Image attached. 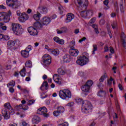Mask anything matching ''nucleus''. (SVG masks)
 Segmentation results:
<instances>
[{
	"instance_id": "1",
	"label": "nucleus",
	"mask_w": 126,
	"mask_h": 126,
	"mask_svg": "<svg viewBox=\"0 0 126 126\" xmlns=\"http://www.w3.org/2000/svg\"><path fill=\"white\" fill-rule=\"evenodd\" d=\"M92 104L90 101L86 100L82 103L81 110L84 114H89L92 112Z\"/></svg>"
},
{
	"instance_id": "2",
	"label": "nucleus",
	"mask_w": 126,
	"mask_h": 126,
	"mask_svg": "<svg viewBox=\"0 0 126 126\" xmlns=\"http://www.w3.org/2000/svg\"><path fill=\"white\" fill-rule=\"evenodd\" d=\"M59 96L61 99L65 100L66 98H71V92L68 89L61 90L59 92Z\"/></svg>"
},
{
	"instance_id": "3",
	"label": "nucleus",
	"mask_w": 126,
	"mask_h": 126,
	"mask_svg": "<svg viewBox=\"0 0 126 126\" xmlns=\"http://www.w3.org/2000/svg\"><path fill=\"white\" fill-rule=\"evenodd\" d=\"M76 63L77 64L82 66L85 65L88 63H89V59L84 55L82 56H78Z\"/></svg>"
},
{
	"instance_id": "4",
	"label": "nucleus",
	"mask_w": 126,
	"mask_h": 126,
	"mask_svg": "<svg viewBox=\"0 0 126 126\" xmlns=\"http://www.w3.org/2000/svg\"><path fill=\"white\" fill-rule=\"evenodd\" d=\"M11 30L15 35H19L20 34L21 30H22V27H21L20 24L13 23L11 25Z\"/></svg>"
},
{
	"instance_id": "5",
	"label": "nucleus",
	"mask_w": 126,
	"mask_h": 126,
	"mask_svg": "<svg viewBox=\"0 0 126 126\" xmlns=\"http://www.w3.org/2000/svg\"><path fill=\"white\" fill-rule=\"evenodd\" d=\"M10 15H11L10 11H9L8 13L5 12L0 13V21L3 20L5 23H7L10 20Z\"/></svg>"
},
{
	"instance_id": "6",
	"label": "nucleus",
	"mask_w": 126,
	"mask_h": 126,
	"mask_svg": "<svg viewBox=\"0 0 126 126\" xmlns=\"http://www.w3.org/2000/svg\"><path fill=\"white\" fill-rule=\"evenodd\" d=\"M6 4L13 9L18 8V6H19L18 0H6Z\"/></svg>"
},
{
	"instance_id": "7",
	"label": "nucleus",
	"mask_w": 126,
	"mask_h": 126,
	"mask_svg": "<svg viewBox=\"0 0 126 126\" xmlns=\"http://www.w3.org/2000/svg\"><path fill=\"white\" fill-rule=\"evenodd\" d=\"M42 62L44 66H47L52 63V58L49 54H45L42 57Z\"/></svg>"
},
{
	"instance_id": "8",
	"label": "nucleus",
	"mask_w": 126,
	"mask_h": 126,
	"mask_svg": "<svg viewBox=\"0 0 126 126\" xmlns=\"http://www.w3.org/2000/svg\"><path fill=\"white\" fill-rule=\"evenodd\" d=\"M37 113L39 115H42L44 118H48L49 117V114L47 113H48V109L45 107L39 108L37 110Z\"/></svg>"
},
{
	"instance_id": "9",
	"label": "nucleus",
	"mask_w": 126,
	"mask_h": 126,
	"mask_svg": "<svg viewBox=\"0 0 126 126\" xmlns=\"http://www.w3.org/2000/svg\"><path fill=\"white\" fill-rule=\"evenodd\" d=\"M20 43V41L18 39H16L15 41L10 40L7 41V49L10 50V49H12L13 46L15 45V44H17V45H19Z\"/></svg>"
},
{
	"instance_id": "10",
	"label": "nucleus",
	"mask_w": 126,
	"mask_h": 126,
	"mask_svg": "<svg viewBox=\"0 0 126 126\" xmlns=\"http://www.w3.org/2000/svg\"><path fill=\"white\" fill-rule=\"evenodd\" d=\"M75 4L78 7H80L82 6V5H86L88 4V2H87V0H75L74 1Z\"/></svg>"
},
{
	"instance_id": "11",
	"label": "nucleus",
	"mask_w": 126,
	"mask_h": 126,
	"mask_svg": "<svg viewBox=\"0 0 126 126\" xmlns=\"http://www.w3.org/2000/svg\"><path fill=\"white\" fill-rule=\"evenodd\" d=\"M28 19H29V16L25 13H22L21 16L18 18L19 21L22 23L25 22V21H27Z\"/></svg>"
},
{
	"instance_id": "12",
	"label": "nucleus",
	"mask_w": 126,
	"mask_h": 126,
	"mask_svg": "<svg viewBox=\"0 0 126 126\" xmlns=\"http://www.w3.org/2000/svg\"><path fill=\"white\" fill-rule=\"evenodd\" d=\"M28 31L32 36H38V32L37 29L33 27H29L28 28Z\"/></svg>"
},
{
	"instance_id": "13",
	"label": "nucleus",
	"mask_w": 126,
	"mask_h": 126,
	"mask_svg": "<svg viewBox=\"0 0 126 126\" xmlns=\"http://www.w3.org/2000/svg\"><path fill=\"white\" fill-rule=\"evenodd\" d=\"M108 77V76L107 75V74H104L103 75H102L100 78L99 80V83H97V87H98V88L99 89H103V84L102 83V82H104V80H105V79H106V78H107V77Z\"/></svg>"
},
{
	"instance_id": "14",
	"label": "nucleus",
	"mask_w": 126,
	"mask_h": 126,
	"mask_svg": "<svg viewBox=\"0 0 126 126\" xmlns=\"http://www.w3.org/2000/svg\"><path fill=\"white\" fill-rule=\"evenodd\" d=\"M74 19V15L71 13H68L66 15V18L65 19V23H69L71 22L72 19Z\"/></svg>"
},
{
	"instance_id": "15",
	"label": "nucleus",
	"mask_w": 126,
	"mask_h": 126,
	"mask_svg": "<svg viewBox=\"0 0 126 126\" xmlns=\"http://www.w3.org/2000/svg\"><path fill=\"white\" fill-rule=\"evenodd\" d=\"M51 22V19L48 17H44L41 20L42 25H48Z\"/></svg>"
},
{
	"instance_id": "16",
	"label": "nucleus",
	"mask_w": 126,
	"mask_h": 126,
	"mask_svg": "<svg viewBox=\"0 0 126 126\" xmlns=\"http://www.w3.org/2000/svg\"><path fill=\"white\" fill-rule=\"evenodd\" d=\"M53 80H54L55 82L61 85L62 84V81L60 79V76L59 74H55L53 75Z\"/></svg>"
},
{
	"instance_id": "17",
	"label": "nucleus",
	"mask_w": 126,
	"mask_h": 126,
	"mask_svg": "<svg viewBox=\"0 0 126 126\" xmlns=\"http://www.w3.org/2000/svg\"><path fill=\"white\" fill-rule=\"evenodd\" d=\"M63 61L64 63H69L70 61H71V56L68 54H65L63 56Z\"/></svg>"
},
{
	"instance_id": "18",
	"label": "nucleus",
	"mask_w": 126,
	"mask_h": 126,
	"mask_svg": "<svg viewBox=\"0 0 126 126\" xmlns=\"http://www.w3.org/2000/svg\"><path fill=\"white\" fill-rule=\"evenodd\" d=\"M2 115L5 120H8L10 117L9 114L7 113V110L6 109H3L2 110Z\"/></svg>"
},
{
	"instance_id": "19",
	"label": "nucleus",
	"mask_w": 126,
	"mask_h": 126,
	"mask_svg": "<svg viewBox=\"0 0 126 126\" xmlns=\"http://www.w3.org/2000/svg\"><path fill=\"white\" fill-rule=\"evenodd\" d=\"M53 40L56 42V43H58V44H60V45H63L64 44V40L63 39H61L58 36H55L54 37Z\"/></svg>"
},
{
	"instance_id": "20",
	"label": "nucleus",
	"mask_w": 126,
	"mask_h": 126,
	"mask_svg": "<svg viewBox=\"0 0 126 126\" xmlns=\"http://www.w3.org/2000/svg\"><path fill=\"white\" fill-rule=\"evenodd\" d=\"M81 90L85 93H89L90 88L88 86L84 85L81 87Z\"/></svg>"
},
{
	"instance_id": "21",
	"label": "nucleus",
	"mask_w": 126,
	"mask_h": 126,
	"mask_svg": "<svg viewBox=\"0 0 126 126\" xmlns=\"http://www.w3.org/2000/svg\"><path fill=\"white\" fill-rule=\"evenodd\" d=\"M32 123L33 125H37L40 123V117L35 116L32 119Z\"/></svg>"
},
{
	"instance_id": "22",
	"label": "nucleus",
	"mask_w": 126,
	"mask_h": 126,
	"mask_svg": "<svg viewBox=\"0 0 126 126\" xmlns=\"http://www.w3.org/2000/svg\"><path fill=\"white\" fill-rule=\"evenodd\" d=\"M78 53H79V51L76 49L69 50L70 54L73 57H77V56H78Z\"/></svg>"
},
{
	"instance_id": "23",
	"label": "nucleus",
	"mask_w": 126,
	"mask_h": 126,
	"mask_svg": "<svg viewBox=\"0 0 126 126\" xmlns=\"http://www.w3.org/2000/svg\"><path fill=\"white\" fill-rule=\"evenodd\" d=\"M44 87H45L46 90H48V89H49V84H48V82L45 81L42 83L40 87V89L42 90V91H43Z\"/></svg>"
},
{
	"instance_id": "24",
	"label": "nucleus",
	"mask_w": 126,
	"mask_h": 126,
	"mask_svg": "<svg viewBox=\"0 0 126 126\" xmlns=\"http://www.w3.org/2000/svg\"><path fill=\"white\" fill-rule=\"evenodd\" d=\"M33 18L35 21H39L41 18V14L39 12H37L35 14L33 15Z\"/></svg>"
},
{
	"instance_id": "25",
	"label": "nucleus",
	"mask_w": 126,
	"mask_h": 126,
	"mask_svg": "<svg viewBox=\"0 0 126 126\" xmlns=\"http://www.w3.org/2000/svg\"><path fill=\"white\" fill-rule=\"evenodd\" d=\"M21 54L23 58H28L29 57V52L26 50H22Z\"/></svg>"
},
{
	"instance_id": "26",
	"label": "nucleus",
	"mask_w": 126,
	"mask_h": 126,
	"mask_svg": "<svg viewBox=\"0 0 126 126\" xmlns=\"http://www.w3.org/2000/svg\"><path fill=\"white\" fill-rule=\"evenodd\" d=\"M93 15V11L92 10H89L88 11H86V17L88 18H90L91 16Z\"/></svg>"
},
{
	"instance_id": "27",
	"label": "nucleus",
	"mask_w": 126,
	"mask_h": 126,
	"mask_svg": "<svg viewBox=\"0 0 126 126\" xmlns=\"http://www.w3.org/2000/svg\"><path fill=\"white\" fill-rule=\"evenodd\" d=\"M59 123H60L58 126H68V123L67 122H64L63 120H61L59 121Z\"/></svg>"
},
{
	"instance_id": "28",
	"label": "nucleus",
	"mask_w": 126,
	"mask_h": 126,
	"mask_svg": "<svg viewBox=\"0 0 126 126\" xmlns=\"http://www.w3.org/2000/svg\"><path fill=\"white\" fill-rule=\"evenodd\" d=\"M33 26L34 27H35V28H37V29H39V28H42V27H43V26L41 25V23L38 22L34 23Z\"/></svg>"
},
{
	"instance_id": "29",
	"label": "nucleus",
	"mask_w": 126,
	"mask_h": 126,
	"mask_svg": "<svg viewBox=\"0 0 126 126\" xmlns=\"http://www.w3.org/2000/svg\"><path fill=\"white\" fill-rule=\"evenodd\" d=\"M97 96L99 97H103V96H105L106 95V92L100 89V91L97 93Z\"/></svg>"
},
{
	"instance_id": "30",
	"label": "nucleus",
	"mask_w": 126,
	"mask_h": 126,
	"mask_svg": "<svg viewBox=\"0 0 126 126\" xmlns=\"http://www.w3.org/2000/svg\"><path fill=\"white\" fill-rule=\"evenodd\" d=\"M25 66L26 67H32V62L30 60L27 61L25 63Z\"/></svg>"
},
{
	"instance_id": "31",
	"label": "nucleus",
	"mask_w": 126,
	"mask_h": 126,
	"mask_svg": "<svg viewBox=\"0 0 126 126\" xmlns=\"http://www.w3.org/2000/svg\"><path fill=\"white\" fill-rule=\"evenodd\" d=\"M51 54L54 55V56H59L60 54V51H59L58 49L52 50H51Z\"/></svg>"
},
{
	"instance_id": "32",
	"label": "nucleus",
	"mask_w": 126,
	"mask_h": 126,
	"mask_svg": "<svg viewBox=\"0 0 126 126\" xmlns=\"http://www.w3.org/2000/svg\"><path fill=\"white\" fill-rule=\"evenodd\" d=\"M58 72L60 75H64V74H65V71L63 70V69L62 68H59Z\"/></svg>"
},
{
	"instance_id": "33",
	"label": "nucleus",
	"mask_w": 126,
	"mask_h": 126,
	"mask_svg": "<svg viewBox=\"0 0 126 126\" xmlns=\"http://www.w3.org/2000/svg\"><path fill=\"white\" fill-rule=\"evenodd\" d=\"M26 71V68H25V67H24L23 68L20 72V75H21V76H23V77H24V76H25Z\"/></svg>"
},
{
	"instance_id": "34",
	"label": "nucleus",
	"mask_w": 126,
	"mask_h": 126,
	"mask_svg": "<svg viewBox=\"0 0 126 126\" xmlns=\"http://www.w3.org/2000/svg\"><path fill=\"white\" fill-rule=\"evenodd\" d=\"M5 109H7L8 110H12L10 103L7 102L4 105Z\"/></svg>"
},
{
	"instance_id": "35",
	"label": "nucleus",
	"mask_w": 126,
	"mask_h": 126,
	"mask_svg": "<svg viewBox=\"0 0 126 126\" xmlns=\"http://www.w3.org/2000/svg\"><path fill=\"white\" fill-rule=\"evenodd\" d=\"M16 108H18V110H19V109H22L23 110H28L29 109V107H28V106H26V107L23 108L22 107V104H20L19 105H17L16 106Z\"/></svg>"
},
{
	"instance_id": "36",
	"label": "nucleus",
	"mask_w": 126,
	"mask_h": 126,
	"mask_svg": "<svg viewBox=\"0 0 126 126\" xmlns=\"http://www.w3.org/2000/svg\"><path fill=\"white\" fill-rule=\"evenodd\" d=\"M123 4H124L123 2V1L121 2L120 6V10H121V13H124L125 12V7H124Z\"/></svg>"
},
{
	"instance_id": "37",
	"label": "nucleus",
	"mask_w": 126,
	"mask_h": 126,
	"mask_svg": "<svg viewBox=\"0 0 126 126\" xmlns=\"http://www.w3.org/2000/svg\"><path fill=\"white\" fill-rule=\"evenodd\" d=\"M85 85H87V86H88L90 88V87H91V86H92V85H93V82L91 80H88L86 83Z\"/></svg>"
},
{
	"instance_id": "38",
	"label": "nucleus",
	"mask_w": 126,
	"mask_h": 126,
	"mask_svg": "<svg viewBox=\"0 0 126 126\" xmlns=\"http://www.w3.org/2000/svg\"><path fill=\"white\" fill-rule=\"evenodd\" d=\"M41 12H42V13H48V8H47V7H42L41 8Z\"/></svg>"
},
{
	"instance_id": "39",
	"label": "nucleus",
	"mask_w": 126,
	"mask_h": 126,
	"mask_svg": "<svg viewBox=\"0 0 126 126\" xmlns=\"http://www.w3.org/2000/svg\"><path fill=\"white\" fill-rule=\"evenodd\" d=\"M58 112L60 113V114H62V113H63L64 112V108L63 107H59L58 108Z\"/></svg>"
},
{
	"instance_id": "40",
	"label": "nucleus",
	"mask_w": 126,
	"mask_h": 126,
	"mask_svg": "<svg viewBox=\"0 0 126 126\" xmlns=\"http://www.w3.org/2000/svg\"><path fill=\"white\" fill-rule=\"evenodd\" d=\"M111 26L113 29H116L117 27H118V24H117V22L113 21L112 23Z\"/></svg>"
},
{
	"instance_id": "41",
	"label": "nucleus",
	"mask_w": 126,
	"mask_h": 126,
	"mask_svg": "<svg viewBox=\"0 0 126 126\" xmlns=\"http://www.w3.org/2000/svg\"><path fill=\"white\" fill-rule=\"evenodd\" d=\"M75 101H76V103H77V104H82V103H83V102H84V101H83L82 99L79 98H76Z\"/></svg>"
},
{
	"instance_id": "42",
	"label": "nucleus",
	"mask_w": 126,
	"mask_h": 126,
	"mask_svg": "<svg viewBox=\"0 0 126 126\" xmlns=\"http://www.w3.org/2000/svg\"><path fill=\"white\" fill-rule=\"evenodd\" d=\"M103 3L105 5L107 6L106 8H105V9H109L110 8V6H108L109 4V0H105L103 1Z\"/></svg>"
},
{
	"instance_id": "43",
	"label": "nucleus",
	"mask_w": 126,
	"mask_h": 126,
	"mask_svg": "<svg viewBox=\"0 0 126 126\" xmlns=\"http://www.w3.org/2000/svg\"><path fill=\"white\" fill-rule=\"evenodd\" d=\"M93 47L94 48V50L93 51V54L95 55V51H97V50H98V46H97V45H96V44H94L93 45Z\"/></svg>"
},
{
	"instance_id": "44",
	"label": "nucleus",
	"mask_w": 126,
	"mask_h": 126,
	"mask_svg": "<svg viewBox=\"0 0 126 126\" xmlns=\"http://www.w3.org/2000/svg\"><path fill=\"white\" fill-rule=\"evenodd\" d=\"M60 30H62L63 33H66V32L68 31L67 28L65 27L61 28Z\"/></svg>"
},
{
	"instance_id": "45",
	"label": "nucleus",
	"mask_w": 126,
	"mask_h": 126,
	"mask_svg": "<svg viewBox=\"0 0 126 126\" xmlns=\"http://www.w3.org/2000/svg\"><path fill=\"white\" fill-rule=\"evenodd\" d=\"M34 103H35V100L33 99H32L28 101L27 105H28V106H31V105H33Z\"/></svg>"
},
{
	"instance_id": "46",
	"label": "nucleus",
	"mask_w": 126,
	"mask_h": 126,
	"mask_svg": "<svg viewBox=\"0 0 126 126\" xmlns=\"http://www.w3.org/2000/svg\"><path fill=\"white\" fill-rule=\"evenodd\" d=\"M80 14L82 17H86V11H83L80 13Z\"/></svg>"
},
{
	"instance_id": "47",
	"label": "nucleus",
	"mask_w": 126,
	"mask_h": 126,
	"mask_svg": "<svg viewBox=\"0 0 126 126\" xmlns=\"http://www.w3.org/2000/svg\"><path fill=\"white\" fill-rule=\"evenodd\" d=\"M8 85H9V86H12V87H14V86H15V82L14 81H11L9 84Z\"/></svg>"
},
{
	"instance_id": "48",
	"label": "nucleus",
	"mask_w": 126,
	"mask_h": 126,
	"mask_svg": "<svg viewBox=\"0 0 126 126\" xmlns=\"http://www.w3.org/2000/svg\"><path fill=\"white\" fill-rule=\"evenodd\" d=\"M59 10L60 11V14H63V6H61L59 7Z\"/></svg>"
},
{
	"instance_id": "49",
	"label": "nucleus",
	"mask_w": 126,
	"mask_h": 126,
	"mask_svg": "<svg viewBox=\"0 0 126 126\" xmlns=\"http://www.w3.org/2000/svg\"><path fill=\"white\" fill-rule=\"evenodd\" d=\"M105 23H106V22L105 21V20H101L99 21V25H100L101 26H103V25H105Z\"/></svg>"
},
{
	"instance_id": "50",
	"label": "nucleus",
	"mask_w": 126,
	"mask_h": 126,
	"mask_svg": "<svg viewBox=\"0 0 126 126\" xmlns=\"http://www.w3.org/2000/svg\"><path fill=\"white\" fill-rule=\"evenodd\" d=\"M25 50L29 53V52L32 50V46H31V45H29Z\"/></svg>"
},
{
	"instance_id": "51",
	"label": "nucleus",
	"mask_w": 126,
	"mask_h": 126,
	"mask_svg": "<svg viewBox=\"0 0 126 126\" xmlns=\"http://www.w3.org/2000/svg\"><path fill=\"white\" fill-rule=\"evenodd\" d=\"M10 37H9V36L7 35H4V37H3V41H7V40H8L9 39H10Z\"/></svg>"
},
{
	"instance_id": "52",
	"label": "nucleus",
	"mask_w": 126,
	"mask_h": 126,
	"mask_svg": "<svg viewBox=\"0 0 126 126\" xmlns=\"http://www.w3.org/2000/svg\"><path fill=\"white\" fill-rule=\"evenodd\" d=\"M60 113L58 110L54 111L53 112V115H54V116H55V117H58V116H59V115H60Z\"/></svg>"
},
{
	"instance_id": "53",
	"label": "nucleus",
	"mask_w": 126,
	"mask_h": 126,
	"mask_svg": "<svg viewBox=\"0 0 126 126\" xmlns=\"http://www.w3.org/2000/svg\"><path fill=\"white\" fill-rule=\"evenodd\" d=\"M79 74L81 75V76H85V75H86V72L84 71H80L79 72Z\"/></svg>"
},
{
	"instance_id": "54",
	"label": "nucleus",
	"mask_w": 126,
	"mask_h": 126,
	"mask_svg": "<svg viewBox=\"0 0 126 126\" xmlns=\"http://www.w3.org/2000/svg\"><path fill=\"white\" fill-rule=\"evenodd\" d=\"M122 43H123V45L124 48H125V49H126V40L124 39H122Z\"/></svg>"
},
{
	"instance_id": "55",
	"label": "nucleus",
	"mask_w": 126,
	"mask_h": 126,
	"mask_svg": "<svg viewBox=\"0 0 126 126\" xmlns=\"http://www.w3.org/2000/svg\"><path fill=\"white\" fill-rule=\"evenodd\" d=\"M73 105H74V103H73V102H71L67 103V106H68V107H73Z\"/></svg>"
},
{
	"instance_id": "56",
	"label": "nucleus",
	"mask_w": 126,
	"mask_h": 126,
	"mask_svg": "<svg viewBox=\"0 0 126 126\" xmlns=\"http://www.w3.org/2000/svg\"><path fill=\"white\" fill-rule=\"evenodd\" d=\"M110 52L111 53V54H115V50L114 49V48L110 47Z\"/></svg>"
},
{
	"instance_id": "57",
	"label": "nucleus",
	"mask_w": 126,
	"mask_h": 126,
	"mask_svg": "<svg viewBox=\"0 0 126 126\" xmlns=\"http://www.w3.org/2000/svg\"><path fill=\"white\" fill-rule=\"evenodd\" d=\"M108 32L110 36V37L113 38V35H112V32H111V30H110V29H108Z\"/></svg>"
},
{
	"instance_id": "58",
	"label": "nucleus",
	"mask_w": 126,
	"mask_h": 126,
	"mask_svg": "<svg viewBox=\"0 0 126 126\" xmlns=\"http://www.w3.org/2000/svg\"><path fill=\"white\" fill-rule=\"evenodd\" d=\"M96 21V18H93L90 21V22L91 23H94V22Z\"/></svg>"
},
{
	"instance_id": "59",
	"label": "nucleus",
	"mask_w": 126,
	"mask_h": 126,
	"mask_svg": "<svg viewBox=\"0 0 126 126\" xmlns=\"http://www.w3.org/2000/svg\"><path fill=\"white\" fill-rule=\"evenodd\" d=\"M5 69H6V70H8V69H10V68H11V65H7L5 66Z\"/></svg>"
},
{
	"instance_id": "60",
	"label": "nucleus",
	"mask_w": 126,
	"mask_h": 126,
	"mask_svg": "<svg viewBox=\"0 0 126 126\" xmlns=\"http://www.w3.org/2000/svg\"><path fill=\"white\" fill-rule=\"evenodd\" d=\"M22 126H29V124L28 123H26V122L24 121L22 122Z\"/></svg>"
},
{
	"instance_id": "61",
	"label": "nucleus",
	"mask_w": 126,
	"mask_h": 126,
	"mask_svg": "<svg viewBox=\"0 0 126 126\" xmlns=\"http://www.w3.org/2000/svg\"><path fill=\"white\" fill-rule=\"evenodd\" d=\"M4 35L0 34V41H3Z\"/></svg>"
},
{
	"instance_id": "62",
	"label": "nucleus",
	"mask_w": 126,
	"mask_h": 126,
	"mask_svg": "<svg viewBox=\"0 0 126 126\" xmlns=\"http://www.w3.org/2000/svg\"><path fill=\"white\" fill-rule=\"evenodd\" d=\"M9 91L10 92V93H13L14 92V89L13 88H9Z\"/></svg>"
},
{
	"instance_id": "63",
	"label": "nucleus",
	"mask_w": 126,
	"mask_h": 126,
	"mask_svg": "<svg viewBox=\"0 0 126 126\" xmlns=\"http://www.w3.org/2000/svg\"><path fill=\"white\" fill-rule=\"evenodd\" d=\"M92 27L94 28V29H96V28H98V25L94 24L92 25Z\"/></svg>"
},
{
	"instance_id": "64",
	"label": "nucleus",
	"mask_w": 126,
	"mask_h": 126,
	"mask_svg": "<svg viewBox=\"0 0 126 126\" xmlns=\"http://www.w3.org/2000/svg\"><path fill=\"white\" fill-rule=\"evenodd\" d=\"M31 79L30 78V75H29V77H27L25 79L26 81H30Z\"/></svg>"
}]
</instances>
